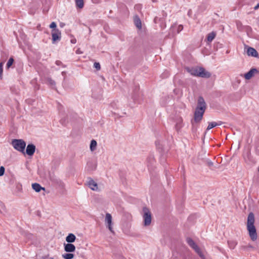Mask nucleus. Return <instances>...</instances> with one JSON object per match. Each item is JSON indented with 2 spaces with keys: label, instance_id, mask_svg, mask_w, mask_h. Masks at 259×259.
Listing matches in <instances>:
<instances>
[{
  "label": "nucleus",
  "instance_id": "nucleus-1",
  "mask_svg": "<svg viewBox=\"0 0 259 259\" xmlns=\"http://www.w3.org/2000/svg\"><path fill=\"white\" fill-rule=\"evenodd\" d=\"M206 108V105L205 102L203 98L200 96L198 98L197 105L194 112V121L195 122H199L202 120Z\"/></svg>",
  "mask_w": 259,
  "mask_h": 259
},
{
  "label": "nucleus",
  "instance_id": "nucleus-2",
  "mask_svg": "<svg viewBox=\"0 0 259 259\" xmlns=\"http://www.w3.org/2000/svg\"><path fill=\"white\" fill-rule=\"evenodd\" d=\"M254 223V216L252 212H250L247 217V229L249 232V236L253 241L257 239V233Z\"/></svg>",
  "mask_w": 259,
  "mask_h": 259
},
{
  "label": "nucleus",
  "instance_id": "nucleus-3",
  "mask_svg": "<svg viewBox=\"0 0 259 259\" xmlns=\"http://www.w3.org/2000/svg\"><path fill=\"white\" fill-rule=\"evenodd\" d=\"M13 147L17 151L25 153L24 150L26 147L25 142L21 139H14L12 142Z\"/></svg>",
  "mask_w": 259,
  "mask_h": 259
},
{
  "label": "nucleus",
  "instance_id": "nucleus-4",
  "mask_svg": "<svg viewBox=\"0 0 259 259\" xmlns=\"http://www.w3.org/2000/svg\"><path fill=\"white\" fill-rule=\"evenodd\" d=\"M143 218L144 220V225L149 226L151 223L152 215L150 210L146 207L143 208Z\"/></svg>",
  "mask_w": 259,
  "mask_h": 259
},
{
  "label": "nucleus",
  "instance_id": "nucleus-5",
  "mask_svg": "<svg viewBox=\"0 0 259 259\" xmlns=\"http://www.w3.org/2000/svg\"><path fill=\"white\" fill-rule=\"evenodd\" d=\"M187 242L198 254L200 257L202 258H204L200 249L191 238H188L187 239Z\"/></svg>",
  "mask_w": 259,
  "mask_h": 259
},
{
  "label": "nucleus",
  "instance_id": "nucleus-6",
  "mask_svg": "<svg viewBox=\"0 0 259 259\" xmlns=\"http://www.w3.org/2000/svg\"><path fill=\"white\" fill-rule=\"evenodd\" d=\"M105 222L107 227L108 228L110 231L112 233H113L114 231L112 228V218L110 213H107L106 214Z\"/></svg>",
  "mask_w": 259,
  "mask_h": 259
},
{
  "label": "nucleus",
  "instance_id": "nucleus-7",
  "mask_svg": "<svg viewBox=\"0 0 259 259\" xmlns=\"http://www.w3.org/2000/svg\"><path fill=\"white\" fill-rule=\"evenodd\" d=\"M61 31L58 29H54L52 31V41L55 43L57 40L61 39Z\"/></svg>",
  "mask_w": 259,
  "mask_h": 259
},
{
  "label": "nucleus",
  "instance_id": "nucleus-8",
  "mask_svg": "<svg viewBox=\"0 0 259 259\" xmlns=\"http://www.w3.org/2000/svg\"><path fill=\"white\" fill-rule=\"evenodd\" d=\"M199 77L202 78H209L211 76V73L207 71H206L203 67H199Z\"/></svg>",
  "mask_w": 259,
  "mask_h": 259
},
{
  "label": "nucleus",
  "instance_id": "nucleus-9",
  "mask_svg": "<svg viewBox=\"0 0 259 259\" xmlns=\"http://www.w3.org/2000/svg\"><path fill=\"white\" fill-rule=\"evenodd\" d=\"M64 250L67 252H72L75 250V246L72 243H68L64 244Z\"/></svg>",
  "mask_w": 259,
  "mask_h": 259
},
{
  "label": "nucleus",
  "instance_id": "nucleus-10",
  "mask_svg": "<svg viewBox=\"0 0 259 259\" xmlns=\"http://www.w3.org/2000/svg\"><path fill=\"white\" fill-rule=\"evenodd\" d=\"M35 150V146L33 144H28L26 147V153L29 156H32Z\"/></svg>",
  "mask_w": 259,
  "mask_h": 259
},
{
  "label": "nucleus",
  "instance_id": "nucleus-11",
  "mask_svg": "<svg viewBox=\"0 0 259 259\" xmlns=\"http://www.w3.org/2000/svg\"><path fill=\"white\" fill-rule=\"evenodd\" d=\"M258 72V71L255 68L251 69L247 73L244 75V77L246 79H250L253 76L255 73Z\"/></svg>",
  "mask_w": 259,
  "mask_h": 259
},
{
  "label": "nucleus",
  "instance_id": "nucleus-12",
  "mask_svg": "<svg viewBox=\"0 0 259 259\" xmlns=\"http://www.w3.org/2000/svg\"><path fill=\"white\" fill-rule=\"evenodd\" d=\"M88 186L90 189L93 191H98V187L97 183L95 182L93 180L91 179L89 181L88 183Z\"/></svg>",
  "mask_w": 259,
  "mask_h": 259
},
{
  "label": "nucleus",
  "instance_id": "nucleus-13",
  "mask_svg": "<svg viewBox=\"0 0 259 259\" xmlns=\"http://www.w3.org/2000/svg\"><path fill=\"white\" fill-rule=\"evenodd\" d=\"M187 70L188 72H189L191 75L198 76L199 77V68L197 67H192V68H187Z\"/></svg>",
  "mask_w": 259,
  "mask_h": 259
},
{
  "label": "nucleus",
  "instance_id": "nucleus-14",
  "mask_svg": "<svg viewBox=\"0 0 259 259\" xmlns=\"http://www.w3.org/2000/svg\"><path fill=\"white\" fill-rule=\"evenodd\" d=\"M247 54L249 56L256 57L258 55L257 52L253 48L249 47L247 50Z\"/></svg>",
  "mask_w": 259,
  "mask_h": 259
},
{
  "label": "nucleus",
  "instance_id": "nucleus-15",
  "mask_svg": "<svg viewBox=\"0 0 259 259\" xmlns=\"http://www.w3.org/2000/svg\"><path fill=\"white\" fill-rule=\"evenodd\" d=\"M52 181L53 183L57 185L61 188H64L65 187V184L64 182L59 178H54L52 179Z\"/></svg>",
  "mask_w": 259,
  "mask_h": 259
},
{
  "label": "nucleus",
  "instance_id": "nucleus-16",
  "mask_svg": "<svg viewBox=\"0 0 259 259\" xmlns=\"http://www.w3.org/2000/svg\"><path fill=\"white\" fill-rule=\"evenodd\" d=\"M66 241L68 243H73L76 239V236L72 233H69L66 237Z\"/></svg>",
  "mask_w": 259,
  "mask_h": 259
},
{
  "label": "nucleus",
  "instance_id": "nucleus-17",
  "mask_svg": "<svg viewBox=\"0 0 259 259\" xmlns=\"http://www.w3.org/2000/svg\"><path fill=\"white\" fill-rule=\"evenodd\" d=\"M32 189L36 192H39L41 190H45V188L44 187H42L38 183H34L32 185Z\"/></svg>",
  "mask_w": 259,
  "mask_h": 259
},
{
  "label": "nucleus",
  "instance_id": "nucleus-18",
  "mask_svg": "<svg viewBox=\"0 0 259 259\" xmlns=\"http://www.w3.org/2000/svg\"><path fill=\"white\" fill-rule=\"evenodd\" d=\"M215 36L216 33L213 31L208 33L207 36V41L209 42L212 41V40L215 38Z\"/></svg>",
  "mask_w": 259,
  "mask_h": 259
},
{
  "label": "nucleus",
  "instance_id": "nucleus-19",
  "mask_svg": "<svg viewBox=\"0 0 259 259\" xmlns=\"http://www.w3.org/2000/svg\"><path fill=\"white\" fill-rule=\"evenodd\" d=\"M77 7L79 9H82L84 6L83 0H74Z\"/></svg>",
  "mask_w": 259,
  "mask_h": 259
},
{
  "label": "nucleus",
  "instance_id": "nucleus-20",
  "mask_svg": "<svg viewBox=\"0 0 259 259\" xmlns=\"http://www.w3.org/2000/svg\"><path fill=\"white\" fill-rule=\"evenodd\" d=\"M97 142L95 140H92L90 144V149L91 151H94L97 147Z\"/></svg>",
  "mask_w": 259,
  "mask_h": 259
},
{
  "label": "nucleus",
  "instance_id": "nucleus-21",
  "mask_svg": "<svg viewBox=\"0 0 259 259\" xmlns=\"http://www.w3.org/2000/svg\"><path fill=\"white\" fill-rule=\"evenodd\" d=\"M74 256V255L71 253H64L62 254V257L64 259H72Z\"/></svg>",
  "mask_w": 259,
  "mask_h": 259
},
{
  "label": "nucleus",
  "instance_id": "nucleus-22",
  "mask_svg": "<svg viewBox=\"0 0 259 259\" xmlns=\"http://www.w3.org/2000/svg\"><path fill=\"white\" fill-rule=\"evenodd\" d=\"M135 23L137 28L141 29L142 27V24L140 19L136 17L135 18Z\"/></svg>",
  "mask_w": 259,
  "mask_h": 259
},
{
  "label": "nucleus",
  "instance_id": "nucleus-23",
  "mask_svg": "<svg viewBox=\"0 0 259 259\" xmlns=\"http://www.w3.org/2000/svg\"><path fill=\"white\" fill-rule=\"evenodd\" d=\"M218 125H221V123L218 124L215 122H209L208 123V125L206 130L208 131V130L212 128L213 127H215Z\"/></svg>",
  "mask_w": 259,
  "mask_h": 259
},
{
  "label": "nucleus",
  "instance_id": "nucleus-24",
  "mask_svg": "<svg viewBox=\"0 0 259 259\" xmlns=\"http://www.w3.org/2000/svg\"><path fill=\"white\" fill-rule=\"evenodd\" d=\"M13 62H14L13 58H10L9 59V60H8V62L7 63V68H9L12 66V65L13 64Z\"/></svg>",
  "mask_w": 259,
  "mask_h": 259
},
{
  "label": "nucleus",
  "instance_id": "nucleus-25",
  "mask_svg": "<svg viewBox=\"0 0 259 259\" xmlns=\"http://www.w3.org/2000/svg\"><path fill=\"white\" fill-rule=\"evenodd\" d=\"M3 62L0 63V78H3Z\"/></svg>",
  "mask_w": 259,
  "mask_h": 259
},
{
  "label": "nucleus",
  "instance_id": "nucleus-26",
  "mask_svg": "<svg viewBox=\"0 0 259 259\" xmlns=\"http://www.w3.org/2000/svg\"><path fill=\"white\" fill-rule=\"evenodd\" d=\"M94 66L98 70H100L101 68L100 64L99 63L95 62L94 64Z\"/></svg>",
  "mask_w": 259,
  "mask_h": 259
},
{
  "label": "nucleus",
  "instance_id": "nucleus-27",
  "mask_svg": "<svg viewBox=\"0 0 259 259\" xmlns=\"http://www.w3.org/2000/svg\"><path fill=\"white\" fill-rule=\"evenodd\" d=\"M47 81L51 85H54L55 84V82L51 78H48Z\"/></svg>",
  "mask_w": 259,
  "mask_h": 259
},
{
  "label": "nucleus",
  "instance_id": "nucleus-28",
  "mask_svg": "<svg viewBox=\"0 0 259 259\" xmlns=\"http://www.w3.org/2000/svg\"><path fill=\"white\" fill-rule=\"evenodd\" d=\"M228 243L230 247L232 249H233L236 245V243L235 242H229Z\"/></svg>",
  "mask_w": 259,
  "mask_h": 259
},
{
  "label": "nucleus",
  "instance_id": "nucleus-29",
  "mask_svg": "<svg viewBox=\"0 0 259 259\" xmlns=\"http://www.w3.org/2000/svg\"><path fill=\"white\" fill-rule=\"evenodd\" d=\"M5 170V169L4 166H1L0 167V176H2L4 175Z\"/></svg>",
  "mask_w": 259,
  "mask_h": 259
},
{
  "label": "nucleus",
  "instance_id": "nucleus-30",
  "mask_svg": "<svg viewBox=\"0 0 259 259\" xmlns=\"http://www.w3.org/2000/svg\"><path fill=\"white\" fill-rule=\"evenodd\" d=\"M56 27H57L56 23L55 22H52L51 24L50 25V27L51 28H53L54 29H57Z\"/></svg>",
  "mask_w": 259,
  "mask_h": 259
},
{
  "label": "nucleus",
  "instance_id": "nucleus-31",
  "mask_svg": "<svg viewBox=\"0 0 259 259\" xmlns=\"http://www.w3.org/2000/svg\"><path fill=\"white\" fill-rule=\"evenodd\" d=\"M183 25H179L178 26V28H177V32H178V33H179L180 32H181L183 30Z\"/></svg>",
  "mask_w": 259,
  "mask_h": 259
},
{
  "label": "nucleus",
  "instance_id": "nucleus-32",
  "mask_svg": "<svg viewBox=\"0 0 259 259\" xmlns=\"http://www.w3.org/2000/svg\"><path fill=\"white\" fill-rule=\"evenodd\" d=\"M56 64L58 66H60L62 64V62L60 61H56Z\"/></svg>",
  "mask_w": 259,
  "mask_h": 259
},
{
  "label": "nucleus",
  "instance_id": "nucleus-33",
  "mask_svg": "<svg viewBox=\"0 0 259 259\" xmlns=\"http://www.w3.org/2000/svg\"><path fill=\"white\" fill-rule=\"evenodd\" d=\"M259 8V3H258L254 8L255 10H257Z\"/></svg>",
  "mask_w": 259,
  "mask_h": 259
},
{
  "label": "nucleus",
  "instance_id": "nucleus-34",
  "mask_svg": "<svg viewBox=\"0 0 259 259\" xmlns=\"http://www.w3.org/2000/svg\"><path fill=\"white\" fill-rule=\"evenodd\" d=\"M244 248H254L253 247H252L251 245H248L247 246H245L244 247Z\"/></svg>",
  "mask_w": 259,
  "mask_h": 259
},
{
  "label": "nucleus",
  "instance_id": "nucleus-35",
  "mask_svg": "<svg viewBox=\"0 0 259 259\" xmlns=\"http://www.w3.org/2000/svg\"><path fill=\"white\" fill-rule=\"evenodd\" d=\"M171 259H179V258H177V257H176V256H172V257H171Z\"/></svg>",
  "mask_w": 259,
  "mask_h": 259
},
{
  "label": "nucleus",
  "instance_id": "nucleus-36",
  "mask_svg": "<svg viewBox=\"0 0 259 259\" xmlns=\"http://www.w3.org/2000/svg\"><path fill=\"white\" fill-rule=\"evenodd\" d=\"M62 73L63 75V74H64L65 73H64V72H62Z\"/></svg>",
  "mask_w": 259,
  "mask_h": 259
},
{
  "label": "nucleus",
  "instance_id": "nucleus-37",
  "mask_svg": "<svg viewBox=\"0 0 259 259\" xmlns=\"http://www.w3.org/2000/svg\"><path fill=\"white\" fill-rule=\"evenodd\" d=\"M258 171H259V166H258Z\"/></svg>",
  "mask_w": 259,
  "mask_h": 259
}]
</instances>
